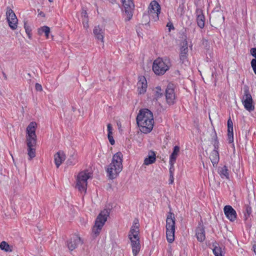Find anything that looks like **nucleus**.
Returning a JSON list of instances; mask_svg holds the SVG:
<instances>
[{
  "label": "nucleus",
  "mask_w": 256,
  "mask_h": 256,
  "mask_svg": "<svg viewBox=\"0 0 256 256\" xmlns=\"http://www.w3.org/2000/svg\"><path fill=\"white\" fill-rule=\"evenodd\" d=\"M82 16L84 17V19L88 18V16L86 10H83L82 12Z\"/></svg>",
  "instance_id": "44"
},
{
  "label": "nucleus",
  "mask_w": 256,
  "mask_h": 256,
  "mask_svg": "<svg viewBox=\"0 0 256 256\" xmlns=\"http://www.w3.org/2000/svg\"><path fill=\"white\" fill-rule=\"evenodd\" d=\"M175 221L174 214L170 212L166 216V239L170 243L172 242L174 240Z\"/></svg>",
  "instance_id": "3"
},
{
  "label": "nucleus",
  "mask_w": 256,
  "mask_h": 256,
  "mask_svg": "<svg viewBox=\"0 0 256 256\" xmlns=\"http://www.w3.org/2000/svg\"><path fill=\"white\" fill-rule=\"evenodd\" d=\"M2 74H3V76H4V79L6 80L7 77H6V74L4 72H2Z\"/></svg>",
  "instance_id": "49"
},
{
  "label": "nucleus",
  "mask_w": 256,
  "mask_h": 256,
  "mask_svg": "<svg viewBox=\"0 0 256 256\" xmlns=\"http://www.w3.org/2000/svg\"><path fill=\"white\" fill-rule=\"evenodd\" d=\"M82 244L83 241L78 235L73 234L67 240L66 246L70 250L72 251L77 248L80 244Z\"/></svg>",
  "instance_id": "13"
},
{
  "label": "nucleus",
  "mask_w": 256,
  "mask_h": 256,
  "mask_svg": "<svg viewBox=\"0 0 256 256\" xmlns=\"http://www.w3.org/2000/svg\"><path fill=\"white\" fill-rule=\"evenodd\" d=\"M37 124L36 122H30L26 128V141L36 142V130Z\"/></svg>",
  "instance_id": "12"
},
{
  "label": "nucleus",
  "mask_w": 256,
  "mask_h": 256,
  "mask_svg": "<svg viewBox=\"0 0 256 256\" xmlns=\"http://www.w3.org/2000/svg\"><path fill=\"white\" fill-rule=\"evenodd\" d=\"M174 163H170V168H169V172H170V174L174 175Z\"/></svg>",
  "instance_id": "38"
},
{
  "label": "nucleus",
  "mask_w": 256,
  "mask_h": 256,
  "mask_svg": "<svg viewBox=\"0 0 256 256\" xmlns=\"http://www.w3.org/2000/svg\"><path fill=\"white\" fill-rule=\"evenodd\" d=\"M123 155L121 152L114 154L112 158V162L108 166L107 173L110 179L115 178L122 169Z\"/></svg>",
  "instance_id": "2"
},
{
  "label": "nucleus",
  "mask_w": 256,
  "mask_h": 256,
  "mask_svg": "<svg viewBox=\"0 0 256 256\" xmlns=\"http://www.w3.org/2000/svg\"><path fill=\"white\" fill-rule=\"evenodd\" d=\"M250 64L254 73L256 74V60H252Z\"/></svg>",
  "instance_id": "37"
},
{
  "label": "nucleus",
  "mask_w": 256,
  "mask_h": 256,
  "mask_svg": "<svg viewBox=\"0 0 256 256\" xmlns=\"http://www.w3.org/2000/svg\"><path fill=\"white\" fill-rule=\"evenodd\" d=\"M156 154L153 151H150L148 158H145L144 164L145 165H149L154 163L156 162Z\"/></svg>",
  "instance_id": "27"
},
{
  "label": "nucleus",
  "mask_w": 256,
  "mask_h": 256,
  "mask_svg": "<svg viewBox=\"0 0 256 256\" xmlns=\"http://www.w3.org/2000/svg\"><path fill=\"white\" fill-rule=\"evenodd\" d=\"M210 20H212L214 24H218L224 22V16L220 14H214L210 18Z\"/></svg>",
  "instance_id": "29"
},
{
  "label": "nucleus",
  "mask_w": 256,
  "mask_h": 256,
  "mask_svg": "<svg viewBox=\"0 0 256 256\" xmlns=\"http://www.w3.org/2000/svg\"><path fill=\"white\" fill-rule=\"evenodd\" d=\"M78 162V156L76 154H72L66 161V164L68 166H74Z\"/></svg>",
  "instance_id": "30"
},
{
  "label": "nucleus",
  "mask_w": 256,
  "mask_h": 256,
  "mask_svg": "<svg viewBox=\"0 0 256 256\" xmlns=\"http://www.w3.org/2000/svg\"><path fill=\"white\" fill-rule=\"evenodd\" d=\"M214 142L213 143V145L214 146V150L212 152L210 158L213 166H214L218 164L220 159L219 154L218 150V142L216 132H214Z\"/></svg>",
  "instance_id": "11"
},
{
  "label": "nucleus",
  "mask_w": 256,
  "mask_h": 256,
  "mask_svg": "<svg viewBox=\"0 0 256 256\" xmlns=\"http://www.w3.org/2000/svg\"><path fill=\"white\" fill-rule=\"evenodd\" d=\"M166 26L168 28L169 31H170L172 29L174 30V28L173 24L171 22H169L167 24Z\"/></svg>",
  "instance_id": "42"
},
{
  "label": "nucleus",
  "mask_w": 256,
  "mask_h": 256,
  "mask_svg": "<svg viewBox=\"0 0 256 256\" xmlns=\"http://www.w3.org/2000/svg\"><path fill=\"white\" fill-rule=\"evenodd\" d=\"M160 12V6L156 0H152L148 6V14L150 17H152L154 21L159 19V14Z\"/></svg>",
  "instance_id": "9"
},
{
  "label": "nucleus",
  "mask_w": 256,
  "mask_h": 256,
  "mask_svg": "<svg viewBox=\"0 0 256 256\" xmlns=\"http://www.w3.org/2000/svg\"><path fill=\"white\" fill-rule=\"evenodd\" d=\"M174 175L170 174V178H169V184H172L174 183Z\"/></svg>",
  "instance_id": "43"
},
{
  "label": "nucleus",
  "mask_w": 256,
  "mask_h": 256,
  "mask_svg": "<svg viewBox=\"0 0 256 256\" xmlns=\"http://www.w3.org/2000/svg\"><path fill=\"white\" fill-rule=\"evenodd\" d=\"M196 22L198 26L202 28L204 26L205 17L203 14V11L201 8H198L196 10Z\"/></svg>",
  "instance_id": "17"
},
{
  "label": "nucleus",
  "mask_w": 256,
  "mask_h": 256,
  "mask_svg": "<svg viewBox=\"0 0 256 256\" xmlns=\"http://www.w3.org/2000/svg\"><path fill=\"white\" fill-rule=\"evenodd\" d=\"M125 12L128 16V20L131 19L132 16V12L134 8L133 0H122Z\"/></svg>",
  "instance_id": "15"
},
{
  "label": "nucleus",
  "mask_w": 256,
  "mask_h": 256,
  "mask_svg": "<svg viewBox=\"0 0 256 256\" xmlns=\"http://www.w3.org/2000/svg\"><path fill=\"white\" fill-rule=\"evenodd\" d=\"M107 128H108V132H112V124H108L107 125Z\"/></svg>",
  "instance_id": "45"
},
{
  "label": "nucleus",
  "mask_w": 256,
  "mask_h": 256,
  "mask_svg": "<svg viewBox=\"0 0 256 256\" xmlns=\"http://www.w3.org/2000/svg\"><path fill=\"white\" fill-rule=\"evenodd\" d=\"M139 232L138 226L136 225H134L131 228L130 234H128V238H132L133 239L139 238L138 234Z\"/></svg>",
  "instance_id": "28"
},
{
  "label": "nucleus",
  "mask_w": 256,
  "mask_h": 256,
  "mask_svg": "<svg viewBox=\"0 0 256 256\" xmlns=\"http://www.w3.org/2000/svg\"><path fill=\"white\" fill-rule=\"evenodd\" d=\"M50 32V28L47 26H44L40 28L38 30V33L40 35H42L44 33L46 38H48V35Z\"/></svg>",
  "instance_id": "32"
},
{
  "label": "nucleus",
  "mask_w": 256,
  "mask_h": 256,
  "mask_svg": "<svg viewBox=\"0 0 256 256\" xmlns=\"http://www.w3.org/2000/svg\"><path fill=\"white\" fill-rule=\"evenodd\" d=\"M252 250L255 254H256V244H254L252 246Z\"/></svg>",
  "instance_id": "46"
},
{
  "label": "nucleus",
  "mask_w": 256,
  "mask_h": 256,
  "mask_svg": "<svg viewBox=\"0 0 256 256\" xmlns=\"http://www.w3.org/2000/svg\"><path fill=\"white\" fill-rule=\"evenodd\" d=\"M169 63L168 60L158 58L153 63L152 70L156 74L162 75L169 69Z\"/></svg>",
  "instance_id": "6"
},
{
  "label": "nucleus",
  "mask_w": 256,
  "mask_h": 256,
  "mask_svg": "<svg viewBox=\"0 0 256 256\" xmlns=\"http://www.w3.org/2000/svg\"><path fill=\"white\" fill-rule=\"evenodd\" d=\"M196 235L197 240L200 242H202L206 238L205 230L204 225L202 224H199L196 230Z\"/></svg>",
  "instance_id": "19"
},
{
  "label": "nucleus",
  "mask_w": 256,
  "mask_h": 256,
  "mask_svg": "<svg viewBox=\"0 0 256 256\" xmlns=\"http://www.w3.org/2000/svg\"><path fill=\"white\" fill-rule=\"evenodd\" d=\"M233 122L230 118L228 120V137L230 143L234 142Z\"/></svg>",
  "instance_id": "23"
},
{
  "label": "nucleus",
  "mask_w": 256,
  "mask_h": 256,
  "mask_svg": "<svg viewBox=\"0 0 256 256\" xmlns=\"http://www.w3.org/2000/svg\"><path fill=\"white\" fill-rule=\"evenodd\" d=\"M137 86L139 94H144L146 92L147 88V82L144 76L139 77Z\"/></svg>",
  "instance_id": "18"
},
{
  "label": "nucleus",
  "mask_w": 256,
  "mask_h": 256,
  "mask_svg": "<svg viewBox=\"0 0 256 256\" xmlns=\"http://www.w3.org/2000/svg\"><path fill=\"white\" fill-rule=\"evenodd\" d=\"M213 252L215 256H222V250L221 248L218 246H215L213 249Z\"/></svg>",
  "instance_id": "36"
},
{
  "label": "nucleus",
  "mask_w": 256,
  "mask_h": 256,
  "mask_svg": "<svg viewBox=\"0 0 256 256\" xmlns=\"http://www.w3.org/2000/svg\"><path fill=\"white\" fill-rule=\"evenodd\" d=\"M165 96L166 102L169 106H172L175 104L176 96L174 92V86L172 84H169L165 90Z\"/></svg>",
  "instance_id": "8"
},
{
  "label": "nucleus",
  "mask_w": 256,
  "mask_h": 256,
  "mask_svg": "<svg viewBox=\"0 0 256 256\" xmlns=\"http://www.w3.org/2000/svg\"><path fill=\"white\" fill-rule=\"evenodd\" d=\"M84 27L87 29L88 28V18L84 19L82 21Z\"/></svg>",
  "instance_id": "40"
},
{
  "label": "nucleus",
  "mask_w": 256,
  "mask_h": 256,
  "mask_svg": "<svg viewBox=\"0 0 256 256\" xmlns=\"http://www.w3.org/2000/svg\"><path fill=\"white\" fill-rule=\"evenodd\" d=\"M250 202H248V204H244V220H248V218H250L252 215V208L250 206Z\"/></svg>",
  "instance_id": "25"
},
{
  "label": "nucleus",
  "mask_w": 256,
  "mask_h": 256,
  "mask_svg": "<svg viewBox=\"0 0 256 256\" xmlns=\"http://www.w3.org/2000/svg\"><path fill=\"white\" fill-rule=\"evenodd\" d=\"M0 248L6 252H11L12 251V246H10L5 241H2L0 243Z\"/></svg>",
  "instance_id": "31"
},
{
  "label": "nucleus",
  "mask_w": 256,
  "mask_h": 256,
  "mask_svg": "<svg viewBox=\"0 0 256 256\" xmlns=\"http://www.w3.org/2000/svg\"><path fill=\"white\" fill-rule=\"evenodd\" d=\"M109 1L112 4H114L116 2V0H109Z\"/></svg>",
  "instance_id": "47"
},
{
  "label": "nucleus",
  "mask_w": 256,
  "mask_h": 256,
  "mask_svg": "<svg viewBox=\"0 0 256 256\" xmlns=\"http://www.w3.org/2000/svg\"><path fill=\"white\" fill-rule=\"evenodd\" d=\"M6 16L10 27L12 30L16 29L18 20L14 12L9 7L6 8Z\"/></svg>",
  "instance_id": "10"
},
{
  "label": "nucleus",
  "mask_w": 256,
  "mask_h": 256,
  "mask_svg": "<svg viewBox=\"0 0 256 256\" xmlns=\"http://www.w3.org/2000/svg\"><path fill=\"white\" fill-rule=\"evenodd\" d=\"M220 174L222 178H226L229 179V174L228 169L226 166L222 167L220 171Z\"/></svg>",
  "instance_id": "33"
},
{
  "label": "nucleus",
  "mask_w": 256,
  "mask_h": 256,
  "mask_svg": "<svg viewBox=\"0 0 256 256\" xmlns=\"http://www.w3.org/2000/svg\"><path fill=\"white\" fill-rule=\"evenodd\" d=\"M224 214L226 218L232 222L234 221L236 218V210L230 206H226L224 208Z\"/></svg>",
  "instance_id": "16"
},
{
  "label": "nucleus",
  "mask_w": 256,
  "mask_h": 256,
  "mask_svg": "<svg viewBox=\"0 0 256 256\" xmlns=\"http://www.w3.org/2000/svg\"><path fill=\"white\" fill-rule=\"evenodd\" d=\"M54 162L58 168L63 162L66 160V155L64 152L58 151L54 156Z\"/></svg>",
  "instance_id": "22"
},
{
  "label": "nucleus",
  "mask_w": 256,
  "mask_h": 256,
  "mask_svg": "<svg viewBox=\"0 0 256 256\" xmlns=\"http://www.w3.org/2000/svg\"><path fill=\"white\" fill-rule=\"evenodd\" d=\"M136 122L142 132L144 134L150 132L154 124L152 112L147 108L140 110L136 117Z\"/></svg>",
  "instance_id": "1"
},
{
  "label": "nucleus",
  "mask_w": 256,
  "mask_h": 256,
  "mask_svg": "<svg viewBox=\"0 0 256 256\" xmlns=\"http://www.w3.org/2000/svg\"><path fill=\"white\" fill-rule=\"evenodd\" d=\"M92 174L88 170H84L79 172L77 176L76 188L82 194L86 192L88 180L91 177Z\"/></svg>",
  "instance_id": "4"
},
{
  "label": "nucleus",
  "mask_w": 256,
  "mask_h": 256,
  "mask_svg": "<svg viewBox=\"0 0 256 256\" xmlns=\"http://www.w3.org/2000/svg\"><path fill=\"white\" fill-rule=\"evenodd\" d=\"M24 28L25 29L26 32V34L28 36V38L30 39H31L32 35V29H31L30 26H29L28 24L27 21H24Z\"/></svg>",
  "instance_id": "35"
},
{
  "label": "nucleus",
  "mask_w": 256,
  "mask_h": 256,
  "mask_svg": "<svg viewBox=\"0 0 256 256\" xmlns=\"http://www.w3.org/2000/svg\"><path fill=\"white\" fill-rule=\"evenodd\" d=\"M130 240L131 242L134 256H136L140 250V238H136L133 239L132 238H130Z\"/></svg>",
  "instance_id": "20"
},
{
  "label": "nucleus",
  "mask_w": 256,
  "mask_h": 256,
  "mask_svg": "<svg viewBox=\"0 0 256 256\" xmlns=\"http://www.w3.org/2000/svg\"><path fill=\"white\" fill-rule=\"evenodd\" d=\"M154 92L155 97L154 98L156 100H158V98L162 97L163 95L162 90L160 86H157Z\"/></svg>",
  "instance_id": "34"
},
{
  "label": "nucleus",
  "mask_w": 256,
  "mask_h": 256,
  "mask_svg": "<svg viewBox=\"0 0 256 256\" xmlns=\"http://www.w3.org/2000/svg\"><path fill=\"white\" fill-rule=\"evenodd\" d=\"M108 139L109 140L110 144L112 145H114V140L113 138V136H108Z\"/></svg>",
  "instance_id": "41"
},
{
  "label": "nucleus",
  "mask_w": 256,
  "mask_h": 256,
  "mask_svg": "<svg viewBox=\"0 0 256 256\" xmlns=\"http://www.w3.org/2000/svg\"><path fill=\"white\" fill-rule=\"evenodd\" d=\"M112 132H108V136H112Z\"/></svg>",
  "instance_id": "48"
},
{
  "label": "nucleus",
  "mask_w": 256,
  "mask_h": 256,
  "mask_svg": "<svg viewBox=\"0 0 256 256\" xmlns=\"http://www.w3.org/2000/svg\"><path fill=\"white\" fill-rule=\"evenodd\" d=\"M109 212L107 210L102 211L98 216L92 230V233L94 234L95 236H97L100 234L104 225L107 220Z\"/></svg>",
  "instance_id": "5"
},
{
  "label": "nucleus",
  "mask_w": 256,
  "mask_h": 256,
  "mask_svg": "<svg viewBox=\"0 0 256 256\" xmlns=\"http://www.w3.org/2000/svg\"><path fill=\"white\" fill-rule=\"evenodd\" d=\"M36 90L37 91L41 92L42 90V86L40 84L38 83H36L35 86Z\"/></svg>",
  "instance_id": "39"
},
{
  "label": "nucleus",
  "mask_w": 256,
  "mask_h": 256,
  "mask_svg": "<svg viewBox=\"0 0 256 256\" xmlns=\"http://www.w3.org/2000/svg\"><path fill=\"white\" fill-rule=\"evenodd\" d=\"M244 108L250 112L254 110L252 96L250 92L249 88L247 86H244V95L242 100Z\"/></svg>",
  "instance_id": "7"
},
{
  "label": "nucleus",
  "mask_w": 256,
  "mask_h": 256,
  "mask_svg": "<svg viewBox=\"0 0 256 256\" xmlns=\"http://www.w3.org/2000/svg\"><path fill=\"white\" fill-rule=\"evenodd\" d=\"M26 145L28 147V154L29 159L31 160L36 156V150L33 147L36 145V142L26 141Z\"/></svg>",
  "instance_id": "21"
},
{
  "label": "nucleus",
  "mask_w": 256,
  "mask_h": 256,
  "mask_svg": "<svg viewBox=\"0 0 256 256\" xmlns=\"http://www.w3.org/2000/svg\"><path fill=\"white\" fill-rule=\"evenodd\" d=\"M93 32L96 39L104 42V31L99 26L94 27Z\"/></svg>",
  "instance_id": "24"
},
{
  "label": "nucleus",
  "mask_w": 256,
  "mask_h": 256,
  "mask_svg": "<svg viewBox=\"0 0 256 256\" xmlns=\"http://www.w3.org/2000/svg\"><path fill=\"white\" fill-rule=\"evenodd\" d=\"M188 42L186 40H184L182 42V45L180 48V62L182 64H184L188 62Z\"/></svg>",
  "instance_id": "14"
},
{
  "label": "nucleus",
  "mask_w": 256,
  "mask_h": 256,
  "mask_svg": "<svg viewBox=\"0 0 256 256\" xmlns=\"http://www.w3.org/2000/svg\"><path fill=\"white\" fill-rule=\"evenodd\" d=\"M180 148L178 146H176L174 148V150L172 152L170 156V162L169 163H175L176 161V159L178 155L180 152Z\"/></svg>",
  "instance_id": "26"
},
{
  "label": "nucleus",
  "mask_w": 256,
  "mask_h": 256,
  "mask_svg": "<svg viewBox=\"0 0 256 256\" xmlns=\"http://www.w3.org/2000/svg\"><path fill=\"white\" fill-rule=\"evenodd\" d=\"M48 1L50 2H53V0H48Z\"/></svg>",
  "instance_id": "50"
}]
</instances>
